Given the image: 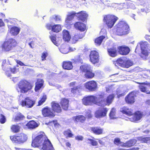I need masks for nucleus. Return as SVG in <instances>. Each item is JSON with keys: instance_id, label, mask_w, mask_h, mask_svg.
Instances as JSON below:
<instances>
[{"instance_id": "b1692460", "label": "nucleus", "mask_w": 150, "mask_h": 150, "mask_svg": "<svg viewBox=\"0 0 150 150\" xmlns=\"http://www.w3.org/2000/svg\"><path fill=\"white\" fill-rule=\"evenodd\" d=\"M63 67L65 69L71 70L73 68L72 63L70 61L64 62L63 63Z\"/></svg>"}, {"instance_id": "6e6552de", "label": "nucleus", "mask_w": 150, "mask_h": 150, "mask_svg": "<svg viewBox=\"0 0 150 150\" xmlns=\"http://www.w3.org/2000/svg\"><path fill=\"white\" fill-rule=\"evenodd\" d=\"M117 19V17L115 16L108 15L104 17V21L108 27L109 28H111L114 25Z\"/></svg>"}, {"instance_id": "774afa93", "label": "nucleus", "mask_w": 150, "mask_h": 150, "mask_svg": "<svg viewBox=\"0 0 150 150\" xmlns=\"http://www.w3.org/2000/svg\"><path fill=\"white\" fill-rule=\"evenodd\" d=\"M98 140L100 144L102 145H104V143L103 141H102L101 140L99 139H98Z\"/></svg>"}, {"instance_id": "13d9d810", "label": "nucleus", "mask_w": 150, "mask_h": 150, "mask_svg": "<svg viewBox=\"0 0 150 150\" xmlns=\"http://www.w3.org/2000/svg\"><path fill=\"white\" fill-rule=\"evenodd\" d=\"M47 53L45 52L42 53L41 56L42 60H44L45 59V58L47 56Z\"/></svg>"}, {"instance_id": "412c9836", "label": "nucleus", "mask_w": 150, "mask_h": 150, "mask_svg": "<svg viewBox=\"0 0 150 150\" xmlns=\"http://www.w3.org/2000/svg\"><path fill=\"white\" fill-rule=\"evenodd\" d=\"M38 124L34 121H31L28 122L24 126L25 128L33 129L38 127Z\"/></svg>"}, {"instance_id": "f03ea898", "label": "nucleus", "mask_w": 150, "mask_h": 150, "mask_svg": "<svg viewBox=\"0 0 150 150\" xmlns=\"http://www.w3.org/2000/svg\"><path fill=\"white\" fill-rule=\"evenodd\" d=\"M120 111L123 113L129 116V119L131 121L136 122L140 120L143 116L142 112L138 111L135 112L133 115L132 110L127 107H124L120 110Z\"/></svg>"}, {"instance_id": "0eeeda50", "label": "nucleus", "mask_w": 150, "mask_h": 150, "mask_svg": "<svg viewBox=\"0 0 150 150\" xmlns=\"http://www.w3.org/2000/svg\"><path fill=\"white\" fill-rule=\"evenodd\" d=\"M16 45V40L11 38L4 42L2 45V48L3 51L8 52L11 50Z\"/></svg>"}, {"instance_id": "58836bf2", "label": "nucleus", "mask_w": 150, "mask_h": 150, "mask_svg": "<svg viewBox=\"0 0 150 150\" xmlns=\"http://www.w3.org/2000/svg\"><path fill=\"white\" fill-rule=\"evenodd\" d=\"M86 140L88 144H90L93 146H96L98 145V142L95 140L90 139H87Z\"/></svg>"}, {"instance_id": "49530a36", "label": "nucleus", "mask_w": 150, "mask_h": 150, "mask_svg": "<svg viewBox=\"0 0 150 150\" xmlns=\"http://www.w3.org/2000/svg\"><path fill=\"white\" fill-rule=\"evenodd\" d=\"M133 64L132 62L130 60H127L125 58V65L124 67L128 68L131 66H132Z\"/></svg>"}, {"instance_id": "8fccbe9b", "label": "nucleus", "mask_w": 150, "mask_h": 150, "mask_svg": "<svg viewBox=\"0 0 150 150\" xmlns=\"http://www.w3.org/2000/svg\"><path fill=\"white\" fill-rule=\"evenodd\" d=\"M47 99L46 95H44L41 98V100L38 102V106L41 105Z\"/></svg>"}, {"instance_id": "052dcab7", "label": "nucleus", "mask_w": 150, "mask_h": 150, "mask_svg": "<svg viewBox=\"0 0 150 150\" xmlns=\"http://www.w3.org/2000/svg\"><path fill=\"white\" fill-rule=\"evenodd\" d=\"M76 83L75 82H73L69 84V86L70 87H75L76 86Z\"/></svg>"}, {"instance_id": "ea45409f", "label": "nucleus", "mask_w": 150, "mask_h": 150, "mask_svg": "<svg viewBox=\"0 0 150 150\" xmlns=\"http://www.w3.org/2000/svg\"><path fill=\"white\" fill-rule=\"evenodd\" d=\"M115 109L114 108H112L109 114L110 117L111 119H114L116 118Z\"/></svg>"}, {"instance_id": "c03bdc74", "label": "nucleus", "mask_w": 150, "mask_h": 150, "mask_svg": "<svg viewBox=\"0 0 150 150\" xmlns=\"http://www.w3.org/2000/svg\"><path fill=\"white\" fill-rule=\"evenodd\" d=\"M24 117L19 112H18L16 115L14 119L15 121L18 120H22L23 119Z\"/></svg>"}, {"instance_id": "cd10ccee", "label": "nucleus", "mask_w": 150, "mask_h": 150, "mask_svg": "<svg viewBox=\"0 0 150 150\" xmlns=\"http://www.w3.org/2000/svg\"><path fill=\"white\" fill-rule=\"evenodd\" d=\"M69 47L68 46L63 44L59 49V50L62 53L66 54L69 52Z\"/></svg>"}, {"instance_id": "aec40b11", "label": "nucleus", "mask_w": 150, "mask_h": 150, "mask_svg": "<svg viewBox=\"0 0 150 150\" xmlns=\"http://www.w3.org/2000/svg\"><path fill=\"white\" fill-rule=\"evenodd\" d=\"M52 110L54 112L59 113L62 111V109L59 104L55 102H53L51 103Z\"/></svg>"}, {"instance_id": "9b49d317", "label": "nucleus", "mask_w": 150, "mask_h": 150, "mask_svg": "<svg viewBox=\"0 0 150 150\" xmlns=\"http://www.w3.org/2000/svg\"><path fill=\"white\" fill-rule=\"evenodd\" d=\"M35 103V101L29 97H26L23 99L20 103L23 106L27 108H31Z\"/></svg>"}, {"instance_id": "338daca9", "label": "nucleus", "mask_w": 150, "mask_h": 150, "mask_svg": "<svg viewBox=\"0 0 150 150\" xmlns=\"http://www.w3.org/2000/svg\"><path fill=\"white\" fill-rule=\"evenodd\" d=\"M69 52L74 51L76 50V49L75 48L71 47H69Z\"/></svg>"}, {"instance_id": "39448f33", "label": "nucleus", "mask_w": 150, "mask_h": 150, "mask_svg": "<svg viewBox=\"0 0 150 150\" xmlns=\"http://www.w3.org/2000/svg\"><path fill=\"white\" fill-rule=\"evenodd\" d=\"M139 45L141 47L142 54L145 56L144 57L143 56H142V57L143 59H146V57L148 56L149 53H150V46L146 42H141L137 45L135 49V52H136Z\"/></svg>"}, {"instance_id": "e433bc0d", "label": "nucleus", "mask_w": 150, "mask_h": 150, "mask_svg": "<svg viewBox=\"0 0 150 150\" xmlns=\"http://www.w3.org/2000/svg\"><path fill=\"white\" fill-rule=\"evenodd\" d=\"M81 70L82 72L86 73L90 70V66L88 64H86L81 66L80 67Z\"/></svg>"}, {"instance_id": "864d4df0", "label": "nucleus", "mask_w": 150, "mask_h": 150, "mask_svg": "<svg viewBox=\"0 0 150 150\" xmlns=\"http://www.w3.org/2000/svg\"><path fill=\"white\" fill-rule=\"evenodd\" d=\"M7 69L8 70V71H6V73L9 71V70H10V71H11V72L13 74H15L17 72V69L15 67H14L13 68H11L9 66L8 68H7Z\"/></svg>"}, {"instance_id": "f257e3e1", "label": "nucleus", "mask_w": 150, "mask_h": 150, "mask_svg": "<svg viewBox=\"0 0 150 150\" xmlns=\"http://www.w3.org/2000/svg\"><path fill=\"white\" fill-rule=\"evenodd\" d=\"M114 97V95L112 94L109 95L106 100H102L104 97L102 95L97 96H89L83 98L82 103L86 105H91L93 104H96L100 106L108 105L112 103Z\"/></svg>"}, {"instance_id": "423d86ee", "label": "nucleus", "mask_w": 150, "mask_h": 150, "mask_svg": "<svg viewBox=\"0 0 150 150\" xmlns=\"http://www.w3.org/2000/svg\"><path fill=\"white\" fill-rule=\"evenodd\" d=\"M19 90L18 92H20L22 93L27 92L31 88V86L30 83L27 81L25 80H22L20 81L18 84Z\"/></svg>"}, {"instance_id": "37998d69", "label": "nucleus", "mask_w": 150, "mask_h": 150, "mask_svg": "<svg viewBox=\"0 0 150 150\" xmlns=\"http://www.w3.org/2000/svg\"><path fill=\"white\" fill-rule=\"evenodd\" d=\"M80 89V86H76L75 87L71 88V92L74 94L79 93Z\"/></svg>"}, {"instance_id": "6ab92c4d", "label": "nucleus", "mask_w": 150, "mask_h": 150, "mask_svg": "<svg viewBox=\"0 0 150 150\" xmlns=\"http://www.w3.org/2000/svg\"><path fill=\"white\" fill-rule=\"evenodd\" d=\"M74 26L81 31H84L86 29V25L80 22H76L74 25Z\"/></svg>"}, {"instance_id": "7ed1b4c3", "label": "nucleus", "mask_w": 150, "mask_h": 150, "mask_svg": "<svg viewBox=\"0 0 150 150\" xmlns=\"http://www.w3.org/2000/svg\"><path fill=\"white\" fill-rule=\"evenodd\" d=\"M129 30V26L124 21H120L117 25V33L119 35L127 34Z\"/></svg>"}, {"instance_id": "a19ab883", "label": "nucleus", "mask_w": 150, "mask_h": 150, "mask_svg": "<svg viewBox=\"0 0 150 150\" xmlns=\"http://www.w3.org/2000/svg\"><path fill=\"white\" fill-rule=\"evenodd\" d=\"M105 37L103 36H101L96 39L95 42L96 44L98 45H100L101 43Z\"/></svg>"}, {"instance_id": "ddd939ff", "label": "nucleus", "mask_w": 150, "mask_h": 150, "mask_svg": "<svg viewBox=\"0 0 150 150\" xmlns=\"http://www.w3.org/2000/svg\"><path fill=\"white\" fill-rule=\"evenodd\" d=\"M89 57L91 61L93 64L98 62L99 61V54L96 51H92L90 54Z\"/></svg>"}, {"instance_id": "bf43d9fd", "label": "nucleus", "mask_w": 150, "mask_h": 150, "mask_svg": "<svg viewBox=\"0 0 150 150\" xmlns=\"http://www.w3.org/2000/svg\"><path fill=\"white\" fill-rule=\"evenodd\" d=\"M75 138L77 140L82 141L83 139V137L82 136L78 135Z\"/></svg>"}, {"instance_id": "f8f14e48", "label": "nucleus", "mask_w": 150, "mask_h": 150, "mask_svg": "<svg viewBox=\"0 0 150 150\" xmlns=\"http://www.w3.org/2000/svg\"><path fill=\"white\" fill-rule=\"evenodd\" d=\"M108 110V109L105 108H100L95 112V116L98 118L104 117L106 116Z\"/></svg>"}, {"instance_id": "c9c22d12", "label": "nucleus", "mask_w": 150, "mask_h": 150, "mask_svg": "<svg viewBox=\"0 0 150 150\" xmlns=\"http://www.w3.org/2000/svg\"><path fill=\"white\" fill-rule=\"evenodd\" d=\"M108 52L109 55L112 57H115L117 55V50L116 48H113L109 49Z\"/></svg>"}, {"instance_id": "4c0bfd02", "label": "nucleus", "mask_w": 150, "mask_h": 150, "mask_svg": "<svg viewBox=\"0 0 150 150\" xmlns=\"http://www.w3.org/2000/svg\"><path fill=\"white\" fill-rule=\"evenodd\" d=\"M138 140L141 143H146L150 144V137H140L138 138Z\"/></svg>"}, {"instance_id": "c756f323", "label": "nucleus", "mask_w": 150, "mask_h": 150, "mask_svg": "<svg viewBox=\"0 0 150 150\" xmlns=\"http://www.w3.org/2000/svg\"><path fill=\"white\" fill-rule=\"evenodd\" d=\"M73 119L74 121L83 122L86 120V118L83 115H79L73 117Z\"/></svg>"}, {"instance_id": "a878e982", "label": "nucleus", "mask_w": 150, "mask_h": 150, "mask_svg": "<svg viewBox=\"0 0 150 150\" xmlns=\"http://www.w3.org/2000/svg\"><path fill=\"white\" fill-rule=\"evenodd\" d=\"M60 104L62 108L65 110H67L68 109L69 105V100L65 98L62 99Z\"/></svg>"}, {"instance_id": "a18cd8bd", "label": "nucleus", "mask_w": 150, "mask_h": 150, "mask_svg": "<svg viewBox=\"0 0 150 150\" xmlns=\"http://www.w3.org/2000/svg\"><path fill=\"white\" fill-rule=\"evenodd\" d=\"M6 60H3L2 64V66L3 69L5 71H8L7 68L9 67V65L8 64H6Z\"/></svg>"}, {"instance_id": "473e14b6", "label": "nucleus", "mask_w": 150, "mask_h": 150, "mask_svg": "<svg viewBox=\"0 0 150 150\" xmlns=\"http://www.w3.org/2000/svg\"><path fill=\"white\" fill-rule=\"evenodd\" d=\"M126 91L123 88H120L117 89V97L119 98L122 96H123L125 94Z\"/></svg>"}, {"instance_id": "a211bd4d", "label": "nucleus", "mask_w": 150, "mask_h": 150, "mask_svg": "<svg viewBox=\"0 0 150 150\" xmlns=\"http://www.w3.org/2000/svg\"><path fill=\"white\" fill-rule=\"evenodd\" d=\"M138 84H140L139 86V87L140 91L143 92L147 94H150V91L148 90L146 87L144 86L145 85H147V82L139 83L137 82Z\"/></svg>"}, {"instance_id": "2eb2a0df", "label": "nucleus", "mask_w": 150, "mask_h": 150, "mask_svg": "<svg viewBox=\"0 0 150 150\" xmlns=\"http://www.w3.org/2000/svg\"><path fill=\"white\" fill-rule=\"evenodd\" d=\"M84 86L90 91H93L96 90L97 88V84L94 81H91L84 84Z\"/></svg>"}, {"instance_id": "0e129e2a", "label": "nucleus", "mask_w": 150, "mask_h": 150, "mask_svg": "<svg viewBox=\"0 0 150 150\" xmlns=\"http://www.w3.org/2000/svg\"><path fill=\"white\" fill-rule=\"evenodd\" d=\"M141 12H148L149 11L147 8H145L141 9Z\"/></svg>"}, {"instance_id": "c85d7f7f", "label": "nucleus", "mask_w": 150, "mask_h": 150, "mask_svg": "<svg viewBox=\"0 0 150 150\" xmlns=\"http://www.w3.org/2000/svg\"><path fill=\"white\" fill-rule=\"evenodd\" d=\"M44 81L42 79H38L36 83L35 91H37L43 86Z\"/></svg>"}, {"instance_id": "4d7b16f0", "label": "nucleus", "mask_w": 150, "mask_h": 150, "mask_svg": "<svg viewBox=\"0 0 150 150\" xmlns=\"http://www.w3.org/2000/svg\"><path fill=\"white\" fill-rule=\"evenodd\" d=\"M86 117L88 118H91L92 117V115L91 114V112L90 110H88L86 112Z\"/></svg>"}, {"instance_id": "5fc2aeb1", "label": "nucleus", "mask_w": 150, "mask_h": 150, "mask_svg": "<svg viewBox=\"0 0 150 150\" xmlns=\"http://www.w3.org/2000/svg\"><path fill=\"white\" fill-rule=\"evenodd\" d=\"M52 18L56 21H61V17L59 15H53L52 16Z\"/></svg>"}, {"instance_id": "f704fd0d", "label": "nucleus", "mask_w": 150, "mask_h": 150, "mask_svg": "<svg viewBox=\"0 0 150 150\" xmlns=\"http://www.w3.org/2000/svg\"><path fill=\"white\" fill-rule=\"evenodd\" d=\"M125 58H121L118 59L117 61V64L119 66L124 67Z\"/></svg>"}, {"instance_id": "69168bd1", "label": "nucleus", "mask_w": 150, "mask_h": 150, "mask_svg": "<svg viewBox=\"0 0 150 150\" xmlns=\"http://www.w3.org/2000/svg\"><path fill=\"white\" fill-rule=\"evenodd\" d=\"M17 62L18 64H19L21 66L24 65V64L22 62L20 61L17 60Z\"/></svg>"}, {"instance_id": "79ce46f5", "label": "nucleus", "mask_w": 150, "mask_h": 150, "mask_svg": "<svg viewBox=\"0 0 150 150\" xmlns=\"http://www.w3.org/2000/svg\"><path fill=\"white\" fill-rule=\"evenodd\" d=\"M61 30V27L59 25H54L52 28V31L58 32Z\"/></svg>"}, {"instance_id": "6e6d98bb", "label": "nucleus", "mask_w": 150, "mask_h": 150, "mask_svg": "<svg viewBox=\"0 0 150 150\" xmlns=\"http://www.w3.org/2000/svg\"><path fill=\"white\" fill-rule=\"evenodd\" d=\"M6 121V119L5 117L2 114L0 116V122L2 123H4Z\"/></svg>"}, {"instance_id": "4be33fe9", "label": "nucleus", "mask_w": 150, "mask_h": 150, "mask_svg": "<svg viewBox=\"0 0 150 150\" xmlns=\"http://www.w3.org/2000/svg\"><path fill=\"white\" fill-rule=\"evenodd\" d=\"M120 54L122 55H126L129 52V49L128 47L120 46L118 47Z\"/></svg>"}, {"instance_id": "09e8293b", "label": "nucleus", "mask_w": 150, "mask_h": 150, "mask_svg": "<svg viewBox=\"0 0 150 150\" xmlns=\"http://www.w3.org/2000/svg\"><path fill=\"white\" fill-rule=\"evenodd\" d=\"M20 127L17 125H13L11 127V129L13 132H17L19 131Z\"/></svg>"}, {"instance_id": "4468645a", "label": "nucleus", "mask_w": 150, "mask_h": 150, "mask_svg": "<svg viewBox=\"0 0 150 150\" xmlns=\"http://www.w3.org/2000/svg\"><path fill=\"white\" fill-rule=\"evenodd\" d=\"M42 113L43 115L45 117H53L55 116L54 113L51 108L47 107L42 109Z\"/></svg>"}, {"instance_id": "e2e57ef3", "label": "nucleus", "mask_w": 150, "mask_h": 150, "mask_svg": "<svg viewBox=\"0 0 150 150\" xmlns=\"http://www.w3.org/2000/svg\"><path fill=\"white\" fill-rule=\"evenodd\" d=\"M120 142V139L119 138H116L115 139L114 142L115 144H118Z\"/></svg>"}, {"instance_id": "bb28decb", "label": "nucleus", "mask_w": 150, "mask_h": 150, "mask_svg": "<svg viewBox=\"0 0 150 150\" xmlns=\"http://www.w3.org/2000/svg\"><path fill=\"white\" fill-rule=\"evenodd\" d=\"M63 38L65 41L68 42L70 41L71 38L69 32L67 30H64L63 31Z\"/></svg>"}, {"instance_id": "5701e85b", "label": "nucleus", "mask_w": 150, "mask_h": 150, "mask_svg": "<svg viewBox=\"0 0 150 150\" xmlns=\"http://www.w3.org/2000/svg\"><path fill=\"white\" fill-rule=\"evenodd\" d=\"M76 16L79 18V19L84 21L86 19L88 15L85 11H81L77 13Z\"/></svg>"}, {"instance_id": "dca6fc26", "label": "nucleus", "mask_w": 150, "mask_h": 150, "mask_svg": "<svg viewBox=\"0 0 150 150\" xmlns=\"http://www.w3.org/2000/svg\"><path fill=\"white\" fill-rule=\"evenodd\" d=\"M84 34L80 33H76L74 36H73L71 40V42L72 44H74L76 43L78 40L83 38L84 36Z\"/></svg>"}, {"instance_id": "f3484780", "label": "nucleus", "mask_w": 150, "mask_h": 150, "mask_svg": "<svg viewBox=\"0 0 150 150\" xmlns=\"http://www.w3.org/2000/svg\"><path fill=\"white\" fill-rule=\"evenodd\" d=\"M135 94L134 92L129 93L125 98L126 102L128 103L132 104L135 102L134 97Z\"/></svg>"}, {"instance_id": "3c124183", "label": "nucleus", "mask_w": 150, "mask_h": 150, "mask_svg": "<svg viewBox=\"0 0 150 150\" xmlns=\"http://www.w3.org/2000/svg\"><path fill=\"white\" fill-rule=\"evenodd\" d=\"M50 38L54 44L58 46L59 44L56 41V39L55 36L54 35H51V36L50 37Z\"/></svg>"}, {"instance_id": "603ef678", "label": "nucleus", "mask_w": 150, "mask_h": 150, "mask_svg": "<svg viewBox=\"0 0 150 150\" xmlns=\"http://www.w3.org/2000/svg\"><path fill=\"white\" fill-rule=\"evenodd\" d=\"M64 134L66 137H71L73 135L72 134L71 131L69 130H68L65 131L64 132Z\"/></svg>"}, {"instance_id": "1a4fd4ad", "label": "nucleus", "mask_w": 150, "mask_h": 150, "mask_svg": "<svg viewBox=\"0 0 150 150\" xmlns=\"http://www.w3.org/2000/svg\"><path fill=\"white\" fill-rule=\"evenodd\" d=\"M10 139L13 142L16 143H23L26 141L27 137L25 134L21 133L16 136H11Z\"/></svg>"}, {"instance_id": "2f4dec72", "label": "nucleus", "mask_w": 150, "mask_h": 150, "mask_svg": "<svg viewBox=\"0 0 150 150\" xmlns=\"http://www.w3.org/2000/svg\"><path fill=\"white\" fill-rule=\"evenodd\" d=\"M136 142V140L132 139L127 142L123 144V146L124 147H130L134 145Z\"/></svg>"}, {"instance_id": "20e7f679", "label": "nucleus", "mask_w": 150, "mask_h": 150, "mask_svg": "<svg viewBox=\"0 0 150 150\" xmlns=\"http://www.w3.org/2000/svg\"><path fill=\"white\" fill-rule=\"evenodd\" d=\"M47 137L43 132L39 133L38 135L33 140L31 145L33 147L39 148Z\"/></svg>"}, {"instance_id": "7c9ffc66", "label": "nucleus", "mask_w": 150, "mask_h": 150, "mask_svg": "<svg viewBox=\"0 0 150 150\" xmlns=\"http://www.w3.org/2000/svg\"><path fill=\"white\" fill-rule=\"evenodd\" d=\"M20 31V29L19 28L14 26L11 28L10 32L13 35H16L19 33Z\"/></svg>"}, {"instance_id": "680f3d73", "label": "nucleus", "mask_w": 150, "mask_h": 150, "mask_svg": "<svg viewBox=\"0 0 150 150\" xmlns=\"http://www.w3.org/2000/svg\"><path fill=\"white\" fill-rule=\"evenodd\" d=\"M53 26L52 25L50 24H48L46 25V28L48 30H51L52 31V28Z\"/></svg>"}, {"instance_id": "393cba45", "label": "nucleus", "mask_w": 150, "mask_h": 150, "mask_svg": "<svg viewBox=\"0 0 150 150\" xmlns=\"http://www.w3.org/2000/svg\"><path fill=\"white\" fill-rule=\"evenodd\" d=\"M76 13L74 12H70L68 13L67 17L65 20L66 23L68 25L70 24V21L73 19Z\"/></svg>"}, {"instance_id": "de8ad7c7", "label": "nucleus", "mask_w": 150, "mask_h": 150, "mask_svg": "<svg viewBox=\"0 0 150 150\" xmlns=\"http://www.w3.org/2000/svg\"><path fill=\"white\" fill-rule=\"evenodd\" d=\"M85 76L88 78H91L94 76V74L93 73L91 70L87 72L85 74Z\"/></svg>"}, {"instance_id": "72a5a7b5", "label": "nucleus", "mask_w": 150, "mask_h": 150, "mask_svg": "<svg viewBox=\"0 0 150 150\" xmlns=\"http://www.w3.org/2000/svg\"><path fill=\"white\" fill-rule=\"evenodd\" d=\"M91 130L93 132L97 134H101L103 131L102 129L97 127H92Z\"/></svg>"}, {"instance_id": "9d476101", "label": "nucleus", "mask_w": 150, "mask_h": 150, "mask_svg": "<svg viewBox=\"0 0 150 150\" xmlns=\"http://www.w3.org/2000/svg\"><path fill=\"white\" fill-rule=\"evenodd\" d=\"M42 150H54V148L50 141L47 138L45 139L39 148Z\"/></svg>"}]
</instances>
